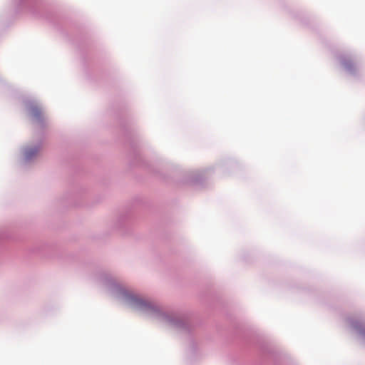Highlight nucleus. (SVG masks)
Instances as JSON below:
<instances>
[{
    "instance_id": "nucleus-1",
    "label": "nucleus",
    "mask_w": 365,
    "mask_h": 365,
    "mask_svg": "<svg viewBox=\"0 0 365 365\" xmlns=\"http://www.w3.org/2000/svg\"><path fill=\"white\" fill-rule=\"evenodd\" d=\"M32 114L34 116H38L41 115V109L38 107H34L32 108Z\"/></svg>"
}]
</instances>
